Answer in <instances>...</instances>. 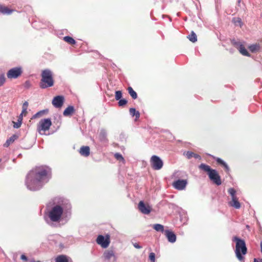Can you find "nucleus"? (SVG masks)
Here are the masks:
<instances>
[{"label": "nucleus", "mask_w": 262, "mask_h": 262, "mask_svg": "<svg viewBox=\"0 0 262 262\" xmlns=\"http://www.w3.org/2000/svg\"><path fill=\"white\" fill-rule=\"evenodd\" d=\"M102 257L105 260H110L111 259H113L114 260H116V256L115 254V252L113 250H106L104 251Z\"/></svg>", "instance_id": "f8f14e48"}, {"label": "nucleus", "mask_w": 262, "mask_h": 262, "mask_svg": "<svg viewBox=\"0 0 262 262\" xmlns=\"http://www.w3.org/2000/svg\"><path fill=\"white\" fill-rule=\"evenodd\" d=\"M130 115L132 116H135L136 119L140 117V113L138 111H136L135 108H130L129 109Z\"/></svg>", "instance_id": "393cba45"}, {"label": "nucleus", "mask_w": 262, "mask_h": 262, "mask_svg": "<svg viewBox=\"0 0 262 262\" xmlns=\"http://www.w3.org/2000/svg\"><path fill=\"white\" fill-rule=\"evenodd\" d=\"M241 2V0H237V3L238 4H240Z\"/></svg>", "instance_id": "3c124183"}, {"label": "nucleus", "mask_w": 262, "mask_h": 262, "mask_svg": "<svg viewBox=\"0 0 262 262\" xmlns=\"http://www.w3.org/2000/svg\"><path fill=\"white\" fill-rule=\"evenodd\" d=\"M79 152L81 156L88 157L90 154V147L88 146H82L79 150Z\"/></svg>", "instance_id": "dca6fc26"}, {"label": "nucleus", "mask_w": 262, "mask_h": 262, "mask_svg": "<svg viewBox=\"0 0 262 262\" xmlns=\"http://www.w3.org/2000/svg\"><path fill=\"white\" fill-rule=\"evenodd\" d=\"M22 72V69L20 67L13 68L8 71L7 76L9 79H15L21 74Z\"/></svg>", "instance_id": "9b49d317"}, {"label": "nucleus", "mask_w": 262, "mask_h": 262, "mask_svg": "<svg viewBox=\"0 0 262 262\" xmlns=\"http://www.w3.org/2000/svg\"><path fill=\"white\" fill-rule=\"evenodd\" d=\"M139 210L143 214H148L151 211V208L149 205H146L143 201H140L138 205Z\"/></svg>", "instance_id": "4468645a"}, {"label": "nucleus", "mask_w": 262, "mask_h": 262, "mask_svg": "<svg viewBox=\"0 0 262 262\" xmlns=\"http://www.w3.org/2000/svg\"><path fill=\"white\" fill-rule=\"evenodd\" d=\"M199 167L204 171L207 172L209 179L213 183L218 186L221 185V177L216 170L211 169L209 165L205 164H201Z\"/></svg>", "instance_id": "39448f33"}, {"label": "nucleus", "mask_w": 262, "mask_h": 262, "mask_svg": "<svg viewBox=\"0 0 262 262\" xmlns=\"http://www.w3.org/2000/svg\"><path fill=\"white\" fill-rule=\"evenodd\" d=\"M96 242L103 248H106L110 244V236L108 234L106 235L105 236L99 235L96 239Z\"/></svg>", "instance_id": "1a4fd4ad"}, {"label": "nucleus", "mask_w": 262, "mask_h": 262, "mask_svg": "<svg viewBox=\"0 0 262 262\" xmlns=\"http://www.w3.org/2000/svg\"><path fill=\"white\" fill-rule=\"evenodd\" d=\"M28 105H29L28 102L27 101H25V102L23 103L22 107H23V108H25L27 109V108H28Z\"/></svg>", "instance_id": "c03bdc74"}, {"label": "nucleus", "mask_w": 262, "mask_h": 262, "mask_svg": "<svg viewBox=\"0 0 262 262\" xmlns=\"http://www.w3.org/2000/svg\"><path fill=\"white\" fill-rule=\"evenodd\" d=\"M56 262H69L67 257L65 255H59L55 259Z\"/></svg>", "instance_id": "c756f323"}, {"label": "nucleus", "mask_w": 262, "mask_h": 262, "mask_svg": "<svg viewBox=\"0 0 262 262\" xmlns=\"http://www.w3.org/2000/svg\"><path fill=\"white\" fill-rule=\"evenodd\" d=\"M53 84L54 80L51 71L48 69L42 71L40 87L41 89H46L52 86Z\"/></svg>", "instance_id": "423d86ee"}, {"label": "nucleus", "mask_w": 262, "mask_h": 262, "mask_svg": "<svg viewBox=\"0 0 262 262\" xmlns=\"http://www.w3.org/2000/svg\"><path fill=\"white\" fill-rule=\"evenodd\" d=\"M106 136H107V133L106 132V130L104 129H101L100 131V133H99V139L102 142H106L107 141V138H106Z\"/></svg>", "instance_id": "a211bd4d"}, {"label": "nucleus", "mask_w": 262, "mask_h": 262, "mask_svg": "<svg viewBox=\"0 0 262 262\" xmlns=\"http://www.w3.org/2000/svg\"><path fill=\"white\" fill-rule=\"evenodd\" d=\"M122 96V92L120 91H117L115 92V99L117 100H119L121 99Z\"/></svg>", "instance_id": "e433bc0d"}, {"label": "nucleus", "mask_w": 262, "mask_h": 262, "mask_svg": "<svg viewBox=\"0 0 262 262\" xmlns=\"http://www.w3.org/2000/svg\"><path fill=\"white\" fill-rule=\"evenodd\" d=\"M42 113V111H40L38 113H37L36 114H35L32 117V118H37L39 116H40Z\"/></svg>", "instance_id": "37998d69"}, {"label": "nucleus", "mask_w": 262, "mask_h": 262, "mask_svg": "<svg viewBox=\"0 0 262 262\" xmlns=\"http://www.w3.org/2000/svg\"><path fill=\"white\" fill-rule=\"evenodd\" d=\"M152 227L156 231L165 233L166 230H164L163 225L160 224H156L152 225Z\"/></svg>", "instance_id": "aec40b11"}, {"label": "nucleus", "mask_w": 262, "mask_h": 262, "mask_svg": "<svg viewBox=\"0 0 262 262\" xmlns=\"http://www.w3.org/2000/svg\"><path fill=\"white\" fill-rule=\"evenodd\" d=\"M152 168L155 170H160L163 166V162L160 158L157 156H152L150 160Z\"/></svg>", "instance_id": "6e6552de"}, {"label": "nucleus", "mask_w": 262, "mask_h": 262, "mask_svg": "<svg viewBox=\"0 0 262 262\" xmlns=\"http://www.w3.org/2000/svg\"><path fill=\"white\" fill-rule=\"evenodd\" d=\"M50 173V169L46 166H40L32 170L26 177L27 187L31 191L40 189L49 181Z\"/></svg>", "instance_id": "f257e3e1"}, {"label": "nucleus", "mask_w": 262, "mask_h": 262, "mask_svg": "<svg viewBox=\"0 0 262 262\" xmlns=\"http://www.w3.org/2000/svg\"><path fill=\"white\" fill-rule=\"evenodd\" d=\"M239 52L243 55L249 56L250 55L248 53L247 50L245 49L244 45L238 50Z\"/></svg>", "instance_id": "f704fd0d"}, {"label": "nucleus", "mask_w": 262, "mask_h": 262, "mask_svg": "<svg viewBox=\"0 0 262 262\" xmlns=\"http://www.w3.org/2000/svg\"><path fill=\"white\" fill-rule=\"evenodd\" d=\"M20 258L24 261H27V260H28L27 256L24 254H22L21 255Z\"/></svg>", "instance_id": "a18cd8bd"}, {"label": "nucleus", "mask_w": 262, "mask_h": 262, "mask_svg": "<svg viewBox=\"0 0 262 262\" xmlns=\"http://www.w3.org/2000/svg\"><path fill=\"white\" fill-rule=\"evenodd\" d=\"M31 262H41V261H35L33 259V260H31Z\"/></svg>", "instance_id": "09e8293b"}, {"label": "nucleus", "mask_w": 262, "mask_h": 262, "mask_svg": "<svg viewBox=\"0 0 262 262\" xmlns=\"http://www.w3.org/2000/svg\"><path fill=\"white\" fill-rule=\"evenodd\" d=\"M254 262H262V259H254Z\"/></svg>", "instance_id": "de8ad7c7"}, {"label": "nucleus", "mask_w": 262, "mask_h": 262, "mask_svg": "<svg viewBox=\"0 0 262 262\" xmlns=\"http://www.w3.org/2000/svg\"><path fill=\"white\" fill-rule=\"evenodd\" d=\"M164 234L169 242L173 243L176 241V235L171 231L166 230Z\"/></svg>", "instance_id": "2eb2a0df"}, {"label": "nucleus", "mask_w": 262, "mask_h": 262, "mask_svg": "<svg viewBox=\"0 0 262 262\" xmlns=\"http://www.w3.org/2000/svg\"><path fill=\"white\" fill-rule=\"evenodd\" d=\"M27 113V109L22 107V111H21V114L19 115H22V117H23V115L26 116Z\"/></svg>", "instance_id": "79ce46f5"}, {"label": "nucleus", "mask_w": 262, "mask_h": 262, "mask_svg": "<svg viewBox=\"0 0 262 262\" xmlns=\"http://www.w3.org/2000/svg\"><path fill=\"white\" fill-rule=\"evenodd\" d=\"M114 156L115 157V158L120 161H122L123 162H124V159L123 158V157H122V156L119 154V153H116L115 155H114Z\"/></svg>", "instance_id": "c9c22d12"}, {"label": "nucleus", "mask_w": 262, "mask_h": 262, "mask_svg": "<svg viewBox=\"0 0 262 262\" xmlns=\"http://www.w3.org/2000/svg\"><path fill=\"white\" fill-rule=\"evenodd\" d=\"M149 259L151 262H155V254L153 252H151L149 255Z\"/></svg>", "instance_id": "58836bf2"}, {"label": "nucleus", "mask_w": 262, "mask_h": 262, "mask_svg": "<svg viewBox=\"0 0 262 262\" xmlns=\"http://www.w3.org/2000/svg\"><path fill=\"white\" fill-rule=\"evenodd\" d=\"M135 248H137V249H141L142 248L141 246H140L138 243H134L133 244Z\"/></svg>", "instance_id": "49530a36"}, {"label": "nucleus", "mask_w": 262, "mask_h": 262, "mask_svg": "<svg viewBox=\"0 0 262 262\" xmlns=\"http://www.w3.org/2000/svg\"><path fill=\"white\" fill-rule=\"evenodd\" d=\"M23 118L22 115H19L18 117L17 122H13L14 128H18L20 127L22 123Z\"/></svg>", "instance_id": "b1692460"}, {"label": "nucleus", "mask_w": 262, "mask_h": 262, "mask_svg": "<svg viewBox=\"0 0 262 262\" xmlns=\"http://www.w3.org/2000/svg\"><path fill=\"white\" fill-rule=\"evenodd\" d=\"M74 107L73 106H69L63 111V115L64 116H69L72 115L74 112Z\"/></svg>", "instance_id": "f3484780"}, {"label": "nucleus", "mask_w": 262, "mask_h": 262, "mask_svg": "<svg viewBox=\"0 0 262 262\" xmlns=\"http://www.w3.org/2000/svg\"><path fill=\"white\" fill-rule=\"evenodd\" d=\"M229 204L230 206L236 209H239L241 207V204L238 201V198H237L236 200H231V201L229 202Z\"/></svg>", "instance_id": "412c9836"}, {"label": "nucleus", "mask_w": 262, "mask_h": 262, "mask_svg": "<svg viewBox=\"0 0 262 262\" xmlns=\"http://www.w3.org/2000/svg\"><path fill=\"white\" fill-rule=\"evenodd\" d=\"M186 156L188 159H190L192 157H194L195 159H201V156L200 155L194 154L192 151H187L186 153Z\"/></svg>", "instance_id": "4be33fe9"}, {"label": "nucleus", "mask_w": 262, "mask_h": 262, "mask_svg": "<svg viewBox=\"0 0 262 262\" xmlns=\"http://www.w3.org/2000/svg\"><path fill=\"white\" fill-rule=\"evenodd\" d=\"M127 101L126 100L123 99L119 100V101L118 102V105L120 106H122L125 105L127 103Z\"/></svg>", "instance_id": "4c0bfd02"}, {"label": "nucleus", "mask_w": 262, "mask_h": 262, "mask_svg": "<svg viewBox=\"0 0 262 262\" xmlns=\"http://www.w3.org/2000/svg\"><path fill=\"white\" fill-rule=\"evenodd\" d=\"M18 138V136L16 135H13L8 139L4 144V146L6 147H8L11 144L14 142V141Z\"/></svg>", "instance_id": "6ab92c4d"}, {"label": "nucleus", "mask_w": 262, "mask_h": 262, "mask_svg": "<svg viewBox=\"0 0 262 262\" xmlns=\"http://www.w3.org/2000/svg\"><path fill=\"white\" fill-rule=\"evenodd\" d=\"M8 158H6V161H7V160H8Z\"/></svg>", "instance_id": "603ef678"}, {"label": "nucleus", "mask_w": 262, "mask_h": 262, "mask_svg": "<svg viewBox=\"0 0 262 262\" xmlns=\"http://www.w3.org/2000/svg\"><path fill=\"white\" fill-rule=\"evenodd\" d=\"M63 40L71 45H75L76 43L75 40L72 37L69 36H64Z\"/></svg>", "instance_id": "2f4dec72"}, {"label": "nucleus", "mask_w": 262, "mask_h": 262, "mask_svg": "<svg viewBox=\"0 0 262 262\" xmlns=\"http://www.w3.org/2000/svg\"><path fill=\"white\" fill-rule=\"evenodd\" d=\"M66 208H71V206H70V205L69 204L68 206H67L66 207Z\"/></svg>", "instance_id": "8fccbe9b"}, {"label": "nucleus", "mask_w": 262, "mask_h": 262, "mask_svg": "<svg viewBox=\"0 0 262 262\" xmlns=\"http://www.w3.org/2000/svg\"><path fill=\"white\" fill-rule=\"evenodd\" d=\"M232 241L236 242L235 250L236 256L239 260H243L244 257L242 255H245L247 252L245 242L237 236H234Z\"/></svg>", "instance_id": "7ed1b4c3"}, {"label": "nucleus", "mask_w": 262, "mask_h": 262, "mask_svg": "<svg viewBox=\"0 0 262 262\" xmlns=\"http://www.w3.org/2000/svg\"><path fill=\"white\" fill-rule=\"evenodd\" d=\"M12 12V10L9 9L5 6L0 5V12L4 14H10Z\"/></svg>", "instance_id": "5701e85b"}, {"label": "nucleus", "mask_w": 262, "mask_h": 262, "mask_svg": "<svg viewBox=\"0 0 262 262\" xmlns=\"http://www.w3.org/2000/svg\"><path fill=\"white\" fill-rule=\"evenodd\" d=\"M48 239L51 244H54L56 245H58L60 248L63 247V245L62 244L63 237L60 235H50L48 236Z\"/></svg>", "instance_id": "9d476101"}, {"label": "nucleus", "mask_w": 262, "mask_h": 262, "mask_svg": "<svg viewBox=\"0 0 262 262\" xmlns=\"http://www.w3.org/2000/svg\"><path fill=\"white\" fill-rule=\"evenodd\" d=\"M188 39L190 41L192 42H195L197 41V37L195 33L192 31L190 35H189L188 37Z\"/></svg>", "instance_id": "473e14b6"}, {"label": "nucleus", "mask_w": 262, "mask_h": 262, "mask_svg": "<svg viewBox=\"0 0 262 262\" xmlns=\"http://www.w3.org/2000/svg\"><path fill=\"white\" fill-rule=\"evenodd\" d=\"M216 161L218 163L222 165L224 167V168H225L227 172H228L229 171V167L223 160H222L221 159H220L219 158H217L216 159Z\"/></svg>", "instance_id": "c85d7f7f"}, {"label": "nucleus", "mask_w": 262, "mask_h": 262, "mask_svg": "<svg viewBox=\"0 0 262 262\" xmlns=\"http://www.w3.org/2000/svg\"><path fill=\"white\" fill-rule=\"evenodd\" d=\"M228 193L231 196L232 200H236L237 198L236 196V191L233 188H230L228 190Z\"/></svg>", "instance_id": "7c9ffc66"}, {"label": "nucleus", "mask_w": 262, "mask_h": 262, "mask_svg": "<svg viewBox=\"0 0 262 262\" xmlns=\"http://www.w3.org/2000/svg\"><path fill=\"white\" fill-rule=\"evenodd\" d=\"M232 21L235 26H240V27L242 26V20L240 18H239V17L233 18L232 19Z\"/></svg>", "instance_id": "72a5a7b5"}, {"label": "nucleus", "mask_w": 262, "mask_h": 262, "mask_svg": "<svg viewBox=\"0 0 262 262\" xmlns=\"http://www.w3.org/2000/svg\"><path fill=\"white\" fill-rule=\"evenodd\" d=\"M5 77L4 74H1L0 75V86L2 85L5 82Z\"/></svg>", "instance_id": "ea45409f"}, {"label": "nucleus", "mask_w": 262, "mask_h": 262, "mask_svg": "<svg viewBox=\"0 0 262 262\" xmlns=\"http://www.w3.org/2000/svg\"><path fill=\"white\" fill-rule=\"evenodd\" d=\"M231 42L232 45L238 50H239L243 45L242 41L239 40H236L235 39L232 40Z\"/></svg>", "instance_id": "a878e982"}, {"label": "nucleus", "mask_w": 262, "mask_h": 262, "mask_svg": "<svg viewBox=\"0 0 262 262\" xmlns=\"http://www.w3.org/2000/svg\"><path fill=\"white\" fill-rule=\"evenodd\" d=\"M64 204L62 203L56 204L52 207L45 216L46 222L51 226L55 224L64 220L67 222L69 220L68 213L64 211Z\"/></svg>", "instance_id": "f03ea898"}, {"label": "nucleus", "mask_w": 262, "mask_h": 262, "mask_svg": "<svg viewBox=\"0 0 262 262\" xmlns=\"http://www.w3.org/2000/svg\"><path fill=\"white\" fill-rule=\"evenodd\" d=\"M31 84L29 81H26L24 83V86L26 88H29L31 86Z\"/></svg>", "instance_id": "a19ab883"}, {"label": "nucleus", "mask_w": 262, "mask_h": 262, "mask_svg": "<svg viewBox=\"0 0 262 262\" xmlns=\"http://www.w3.org/2000/svg\"><path fill=\"white\" fill-rule=\"evenodd\" d=\"M249 49L250 51L253 53L256 52L258 51L260 49V46L258 44H253L251 45L249 47Z\"/></svg>", "instance_id": "bb28decb"}, {"label": "nucleus", "mask_w": 262, "mask_h": 262, "mask_svg": "<svg viewBox=\"0 0 262 262\" xmlns=\"http://www.w3.org/2000/svg\"><path fill=\"white\" fill-rule=\"evenodd\" d=\"M64 97L62 96H57L52 100L53 105L56 108H60L63 105Z\"/></svg>", "instance_id": "ddd939ff"}, {"label": "nucleus", "mask_w": 262, "mask_h": 262, "mask_svg": "<svg viewBox=\"0 0 262 262\" xmlns=\"http://www.w3.org/2000/svg\"><path fill=\"white\" fill-rule=\"evenodd\" d=\"M52 125L50 118L41 119L38 124L37 130L40 135H45V132L48 130Z\"/></svg>", "instance_id": "0eeeda50"}, {"label": "nucleus", "mask_w": 262, "mask_h": 262, "mask_svg": "<svg viewBox=\"0 0 262 262\" xmlns=\"http://www.w3.org/2000/svg\"><path fill=\"white\" fill-rule=\"evenodd\" d=\"M185 173L181 171H177L174 172L172 176V178L177 179L172 183V186L177 190H184L187 186L188 182L187 180H180L184 177Z\"/></svg>", "instance_id": "20e7f679"}, {"label": "nucleus", "mask_w": 262, "mask_h": 262, "mask_svg": "<svg viewBox=\"0 0 262 262\" xmlns=\"http://www.w3.org/2000/svg\"><path fill=\"white\" fill-rule=\"evenodd\" d=\"M128 92L130 96L133 99H136L137 98V93L130 86L128 88Z\"/></svg>", "instance_id": "cd10ccee"}, {"label": "nucleus", "mask_w": 262, "mask_h": 262, "mask_svg": "<svg viewBox=\"0 0 262 262\" xmlns=\"http://www.w3.org/2000/svg\"><path fill=\"white\" fill-rule=\"evenodd\" d=\"M261 17H262V13H261Z\"/></svg>", "instance_id": "864d4df0"}]
</instances>
